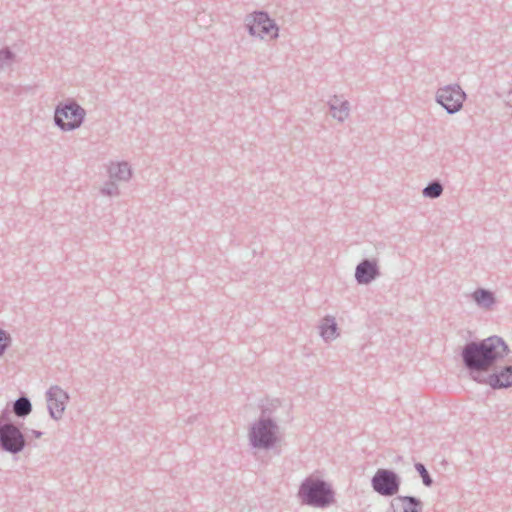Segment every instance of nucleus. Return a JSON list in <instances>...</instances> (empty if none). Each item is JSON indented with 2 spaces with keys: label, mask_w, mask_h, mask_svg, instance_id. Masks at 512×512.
Wrapping results in <instances>:
<instances>
[{
  "label": "nucleus",
  "mask_w": 512,
  "mask_h": 512,
  "mask_svg": "<svg viewBox=\"0 0 512 512\" xmlns=\"http://www.w3.org/2000/svg\"><path fill=\"white\" fill-rule=\"evenodd\" d=\"M508 353L509 347L504 339L493 335L479 341L467 342L460 355L469 377L479 383L485 374Z\"/></svg>",
  "instance_id": "f257e3e1"
},
{
  "label": "nucleus",
  "mask_w": 512,
  "mask_h": 512,
  "mask_svg": "<svg viewBox=\"0 0 512 512\" xmlns=\"http://www.w3.org/2000/svg\"><path fill=\"white\" fill-rule=\"evenodd\" d=\"M297 498L302 505L327 508L335 502V492L327 481L310 475L300 483Z\"/></svg>",
  "instance_id": "f03ea898"
},
{
  "label": "nucleus",
  "mask_w": 512,
  "mask_h": 512,
  "mask_svg": "<svg viewBox=\"0 0 512 512\" xmlns=\"http://www.w3.org/2000/svg\"><path fill=\"white\" fill-rule=\"evenodd\" d=\"M278 425L270 417L261 416L249 430V444L253 448L270 450L277 441Z\"/></svg>",
  "instance_id": "7ed1b4c3"
},
{
  "label": "nucleus",
  "mask_w": 512,
  "mask_h": 512,
  "mask_svg": "<svg viewBox=\"0 0 512 512\" xmlns=\"http://www.w3.org/2000/svg\"><path fill=\"white\" fill-rule=\"evenodd\" d=\"M86 110L75 100L60 102L54 111V124L63 132L74 131L81 127Z\"/></svg>",
  "instance_id": "20e7f679"
},
{
  "label": "nucleus",
  "mask_w": 512,
  "mask_h": 512,
  "mask_svg": "<svg viewBox=\"0 0 512 512\" xmlns=\"http://www.w3.org/2000/svg\"><path fill=\"white\" fill-rule=\"evenodd\" d=\"M245 27L248 33L254 37L263 38L265 35L272 39L278 38V26L272 20L268 13L264 11H255L245 18Z\"/></svg>",
  "instance_id": "39448f33"
},
{
  "label": "nucleus",
  "mask_w": 512,
  "mask_h": 512,
  "mask_svg": "<svg viewBox=\"0 0 512 512\" xmlns=\"http://www.w3.org/2000/svg\"><path fill=\"white\" fill-rule=\"evenodd\" d=\"M466 100V93L458 84H449L437 89L435 101L452 115L459 112Z\"/></svg>",
  "instance_id": "423d86ee"
},
{
  "label": "nucleus",
  "mask_w": 512,
  "mask_h": 512,
  "mask_svg": "<svg viewBox=\"0 0 512 512\" xmlns=\"http://www.w3.org/2000/svg\"><path fill=\"white\" fill-rule=\"evenodd\" d=\"M400 485V476L389 469H378L371 479L373 490L384 497L396 495L399 492Z\"/></svg>",
  "instance_id": "0eeeda50"
},
{
  "label": "nucleus",
  "mask_w": 512,
  "mask_h": 512,
  "mask_svg": "<svg viewBox=\"0 0 512 512\" xmlns=\"http://www.w3.org/2000/svg\"><path fill=\"white\" fill-rule=\"evenodd\" d=\"M26 446L24 434L13 423H0V449L10 454L20 453Z\"/></svg>",
  "instance_id": "6e6552de"
},
{
  "label": "nucleus",
  "mask_w": 512,
  "mask_h": 512,
  "mask_svg": "<svg viewBox=\"0 0 512 512\" xmlns=\"http://www.w3.org/2000/svg\"><path fill=\"white\" fill-rule=\"evenodd\" d=\"M45 396L50 417L56 421L60 420L69 401V394L60 386L52 385Z\"/></svg>",
  "instance_id": "1a4fd4ad"
},
{
  "label": "nucleus",
  "mask_w": 512,
  "mask_h": 512,
  "mask_svg": "<svg viewBox=\"0 0 512 512\" xmlns=\"http://www.w3.org/2000/svg\"><path fill=\"white\" fill-rule=\"evenodd\" d=\"M478 384L488 385L494 390L511 387L512 364L504 366L493 373L487 372Z\"/></svg>",
  "instance_id": "9d476101"
},
{
  "label": "nucleus",
  "mask_w": 512,
  "mask_h": 512,
  "mask_svg": "<svg viewBox=\"0 0 512 512\" xmlns=\"http://www.w3.org/2000/svg\"><path fill=\"white\" fill-rule=\"evenodd\" d=\"M380 276V270L375 259H363L355 269V280L360 285H367Z\"/></svg>",
  "instance_id": "9b49d317"
},
{
  "label": "nucleus",
  "mask_w": 512,
  "mask_h": 512,
  "mask_svg": "<svg viewBox=\"0 0 512 512\" xmlns=\"http://www.w3.org/2000/svg\"><path fill=\"white\" fill-rule=\"evenodd\" d=\"M422 502L414 496H396L390 503L391 512H422Z\"/></svg>",
  "instance_id": "f8f14e48"
},
{
  "label": "nucleus",
  "mask_w": 512,
  "mask_h": 512,
  "mask_svg": "<svg viewBox=\"0 0 512 512\" xmlns=\"http://www.w3.org/2000/svg\"><path fill=\"white\" fill-rule=\"evenodd\" d=\"M328 106L332 117L337 121L344 122L349 117L350 104L347 100H343L342 97L334 95L329 99Z\"/></svg>",
  "instance_id": "ddd939ff"
},
{
  "label": "nucleus",
  "mask_w": 512,
  "mask_h": 512,
  "mask_svg": "<svg viewBox=\"0 0 512 512\" xmlns=\"http://www.w3.org/2000/svg\"><path fill=\"white\" fill-rule=\"evenodd\" d=\"M471 298L479 308L486 311L492 310L496 304L495 294L485 288H477L474 290L471 294Z\"/></svg>",
  "instance_id": "4468645a"
},
{
  "label": "nucleus",
  "mask_w": 512,
  "mask_h": 512,
  "mask_svg": "<svg viewBox=\"0 0 512 512\" xmlns=\"http://www.w3.org/2000/svg\"><path fill=\"white\" fill-rule=\"evenodd\" d=\"M110 179L127 182L132 177V169L128 162H112L108 167Z\"/></svg>",
  "instance_id": "2eb2a0df"
},
{
  "label": "nucleus",
  "mask_w": 512,
  "mask_h": 512,
  "mask_svg": "<svg viewBox=\"0 0 512 512\" xmlns=\"http://www.w3.org/2000/svg\"><path fill=\"white\" fill-rule=\"evenodd\" d=\"M320 336L325 342H330L338 337L337 323L332 316H326L320 325Z\"/></svg>",
  "instance_id": "dca6fc26"
},
{
  "label": "nucleus",
  "mask_w": 512,
  "mask_h": 512,
  "mask_svg": "<svg viewBox=\"0 0 512 512\" xmlns=\"http://www.w3.org/2000/svg\"><path fill=\"white\" fill-rule=\"evenodd\" d=\"M32 412V404L28 397L21 396L13 403V413L19 418H25Z\"/></svg>",
  "instance_id": "f3484780"
},
{
  "label": "nucleus",
  "mask_w": 512,
  "mask_h": 512,
  "mask_svg": "<svg viewBox=\"0 0 512 512\" xmlns=\"http://www.w3.org/2000/svg\"><path fill=\"white\" fill-rule=\"evenodd\" d=\"M443 190L442 183L439 180H433L422 190V194L426 198L436 199L442 195Z\"/></svg>",
  "instance_id": "a211bd4d"
},
{
  "label": "nucleus",
  "mask_w": 512,
  "mask_h": 512,
  "mask_svg": "<svg viewBox=\"0 0 512 512\" xmlns=\"http://www.w3.org/2000/svg\"><path fill=\"white\" fill-rule=\"evenodd\" d=\"M100 193L104 196L114 197L120 194V190L118 185L112 179H110L104 183L100 189Z\"/></svg>",
  "instance_id": "6ab92c4d"
},
{
  "label": "nucleus",
  "mask_w": 512,
  "mask_h": 512,
  "mask_svg": "<svg viewBox=\"0 0 512 512\" xmlns=\"http://www.w3.org/2000/svg\"><path fill=\"white\" fill-rule=\"evenodd\" d=\"M14 57V53L8 47L0 49V69L10 65Z\"/></svg>",
  "instance_id": "aec40b11"
},
{
  "label": "nucleus",
  "mask_w": 512,
  "mask_h": 512,
  "mask_svg": "<svg viewBox=\"0 0 512 512\" xmlns=\"http://www.w3.org/2000/svg\"><path fill=\"white\" fill-rule=\"evenodd\" d=\"M415 469L421 476L423 484L427 487H430L433 484V480L428 470L426 469L425 465L418 462L415 464Z\"/></svg>",
  "instance_id": "412c9836"
},
{
  "label": "nucleus",
  "mask_w": 512,
  "mask_h": 512,
  "mask_svg": "<svg viewBox=\"0 0 512 512\" xmlns=\"http://www.w3.org/2000/svg\"><path fill=\"white\" fill-rule=\"evenodd\" d=\"M12 343L11 335L4 329L0 328V357L6 352Z\"/></svg>",
  "instance_id": "4be33fe9"
},
{
  "label": "nucleus",
  "mask_w": 512,
  "mask_h": 512,
  "mask_svg": "<svg viewBox=\"0 0 512 512\" xmlns=\"http://www.w3.org/2000/svg\"><path fill=\"white\" fill-rule=\"evenodd\" d=\"M8 416H9V412L7 409H4L2 412H1V415H0V423H9L8 422Z\"/></svg>",
  "instance_id": "5701e85b"
},
{
  "label": "nucleus",
  "mask_w": 512,
  "mask_h": 512,
  "mask_svg": "<svg viewBox=\"0 0 512 512\" xmlns=\"http://www.w3.org/2000/svg\"><path fill=\"white\" fill-rule=\"evenodd\" d=\"M32 433L36 438H40L42 436L41 431L33 430Z\"/></svg>",
  "instance_id": "b1692460"
}]
</instances>
